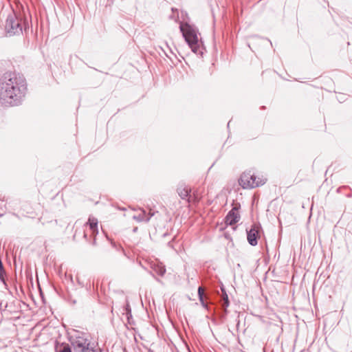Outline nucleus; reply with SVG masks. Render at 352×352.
Instances as JSON below:
<instances>
[{
	"label": "nucleus",
	"mask_w": 352,
	"mask_h": 352,
	"mask_svg": "<svg viewBox=\"0 0 352 352\" xmlns=\"http://www.w3.org/2000/svg\"><path fill=\"white\" fill-rule=\"evenodd\" d=\"M155 271L158 275L162 276L166 272V269L164 266H157L155 269Z\"/></svg>",
	"instance_id": "f8f14e48"
},
{
	"label": "nucleus",
	"mask_w": 352,
	"mask_h": 352,
	"mask_svg": "<svg viewBox=\"0 0 352 352\" xmlns=\"http://www.w3.org/2000/svg\"><path fill=\"white\" fill-rule=\"evenodd\" d=\"M240 205H235L233 208L228 213L226 217V223L227 225L232 226L240 220V215L238 210Z\"/></svg>",
	"instance_id": "423d86ee"
},
{
	"label": "nucleus",
	"mask_w": 352,
	"mask_h": 352,
	"mask_svg": "<svg viewBox=\"0 0 352 352\" xmlns=\"http://www.w3.org/2000/svg\"><path fill=\"white\" fill-rule=\"evenodd\" d=\"M5 270L3 269V263L0 260V280L3 282H4V276H5Z\"/></svg>",
	"instance_id": "ddd939ff"
},
{
	"label": "nucleus",
	"mask_w": 352,
	"mask_h": 352,
	"mask_svg": "<svg viewBox=\"0 0 352 352\" xmlns=\"http://www.w3.org/2000/svg\"><path fill=\"white\" fill-rule=\"evenodd\" d=\"M124 309L126 311V316L128 318V319L129 318V316H131V308H130V306L127 303L124 307Z\"/></svg>",
	"instance_id": "dca6fc26"
},
{
	"label": "nucleus",
	"mask_w": 352,
	"mask_h": 352,
	"mask_svg": "<svg viewBox=\"0 0 352 352\" xmlns=\"http://www.w3.org/2000/svg\"><path fill=\"white\" fill-rule=\"evenodd\" d=\"M86 225H88L91 232V234L96 235L98 233V219L95 217H90L87 222Z\"/></svg>",
	"instance_id": "1a4fd4ad"
},
{
	"label": "nucleus",
	"mask_w": 352,
	"mask_h": 352,
	"mask_svg": "<svg viewBox=\"0 0 352 352\" xmlns=\"http://www.w3.org/2000/svg\"><path fill=\"white\" fill-rule=\"evenodd\" d=\"M344 97H345V96H344V95H343V94H339V96H338V98L339 101H340V100H344Z\"/></svg>",
	"instance_id": "f3484780"
},
{
	"label": "nucleus",
	"mask_w": 352,
	"mask_h": 352,
	"mask_svg": "<svg viewBox=\"0 0 352 352\" xmlns=\"http://www.w3.org/2000/svg\"><path fill=\"white\" fill-rule=\"evenodd\" d=\"M56 352H72L71 348L69 344H62L60 346H56Z\"/></svg>",
	"instance_id": "9b49d317"
},
{
	"label": "nucleus",
	"mask_w": 352,
	"mask_h": 352,
	"mask_svg": "<svg viewBox=\"0 0 352 352\" xmlns=\"http://www.w3.org/2000/svg\"><path fill=\"white\" fill-rule=\"evenodd\" d=\"M154 215V212H151V211L148 213L143 210L140 209L138 214H135L133 218L138 221H146L148 222L152 216Z\"/></svg>",
	"instance_id": "6e6552de"
},
{
	"label": "nucleus",
	"mask_w": 352,
	"mask_h": 352,
	"mask_svg": "<svg viewBox=\"0 0 352 352\" xmlns=\"http://www.w3.org/2000/svg\"><path fill=\"white\" fill-rule=\"evenodd\" d=\"M239 182L243 188H254L265 184L266 179L256 177L249 171L241 175Z\"/></svg>",
	"instance_id": "f03ea898"
},
{
	"label": "nucleus",
	"mask_w": 352,
	"mask_h": 352,
	"mask_svg": "<svg viewBox=\"0 0 352 352\" xmlns=\"http://www.w3.org/2000/svg\"><path fill=\"white\" fill-rule=\"evenodd\" d=\"M190 192V190L187 187L181 186L177 188V193L182 199H186L188 197Z\"/></svg>",
	"instance_id": "9d476101"
},
{
	"label": "nucleus",
	"mask_w": 352,
	"mask_h": 352,
	"mask_svg": "<svg viewBox=\"0 0 352 352\" xmlns=\"http://www.w3.org/2000/svg\"><path fill=\"white\" fill-rule=\"evenodd\" d=\"M229 306V300L228 297L226 294H225V296H223V307L225 308L228 307Z\"/></svg>",
	"instance_id": "2eb2a0df"
},
{
	"label": "nucleus",
	"mask_w": 352,
	"mask_h": 352,
	"mask_svg": "<svg viewBox=\"0 0 352 352\" xmlns=\"http://www.w3.org/2000/svg\"><path fill=\"white\" fill-rule=\"evenodd\" d=\"M180 30L192 51L197 53L199 49V40L195 30L187 24L185 25H181Z\"/></svg>",
	"instance_id": "20e7f679"
},
{
	"label": "nucleus",
	"mask_w": 352,
	"mask_h": 352,
	"mask_svg": "<svg viewBox=\"0 0 352 352\" xmlns=\"http://www.w3.org/2000/svg\"><path fill=\"white\" fill-rule=\"evenodd\" d=\"M84 236L87 237V234L86 233L84 234Z\"/></svg>",
	"instance_id": "a211bd4d"
},
{
	"label": "nucleus",
	"mask_w": 352,
	"mask_h": 352,
	"mask_svg": "<svg viewBox=\"0 0 352 352\" xmlns=\"http://www.w3.org/2000/svg\"><path fill=\"white\" fill-rule=\"evenodd\" d=\"M204 294V289L201 287H199L198 296H199V300L201 301L202 305H204V300H203Z\"/></svg>",
	"instance_id": "4468645a"
},
{
	"label": "nucleus",
	"mask_w": 352,
	"mask_h": 352,
	"mask_svg": "<svg viewBox=\"0 0 352 352\" xmlns=\"http://www.w3.org/2000/svg\"><path fill=\"white\" fill-rule=\"evenodd\" d=\"M27 85L25 78L15 72H7L0 79V102L11 106L21 104Z\"/></svg>",
	"instance_id": "f257e3e1"
},
{
	"label": "nucleus",
	"mask_w": 352,
	"mask_h": 352,
	"mask_svg": "<svg viewBox=\"0 0 352 352\" xmlns=\"http://www.w3.org/2000/svg\"><path fill=\"white\" fill-rule=\"evenodd\" d=\"M75 351L77 352H96L95 346L91 345L84 336H77L72 342Z\"/></svg>",
	"instance_id": "39448f33"
},
{
	"label": "nucleus",
	"mask_w": 352,
	"mask_h": 352,
	"mask_svg": "<svg viewBox=\"0 0 352 352\" xmlns=\"http://www.w3.org/2000/svg\"><path fill=\"white\" fill-rule=\"evenodd\" d=\"M5 30L10 36L22 33V25L21 19L18 18L14 12L9 14L7 16Z\"/></svg>",
	"instance_id": "7ed1b4c3"
},
{
	"label": "nucleus",
	"mask_w": 352,
	"mask_h": 352,
	"mask_svg": "<svg viewBox=\"0 0 352 352\" xmlns=\"http://www.w3.org/2000/svg\"><path fill=\"white\" fill-rule=\"evenodd\" d=\"M259 236V228L256 225H253L249 231H247V239L248 243L255 246L257 245V239Z\"/></svg>",
	"instance_id": "0eeeda50"
}]
</instances>
